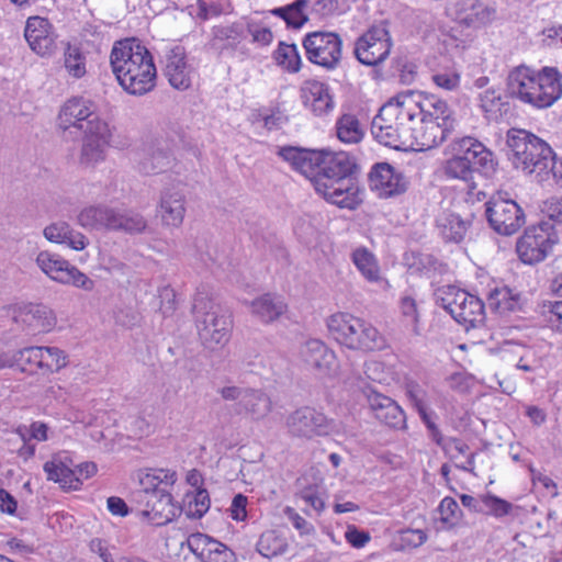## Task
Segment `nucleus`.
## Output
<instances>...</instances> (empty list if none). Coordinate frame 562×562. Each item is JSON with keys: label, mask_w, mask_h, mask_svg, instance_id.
<instances>
[{"label": "nucleus", "mask_w": 562, "mask_h": 562, "mask_svg": "<svg viewBox=\"0 0 562 562\" xmlns=\"http://www.w3.org/2000/svg\"><path fill=\"white\" fill-rule=\"evenodd\" d=\"M210 496L205 488H198L192 501H189L188 516L201 518L210 508Z\"/></svg>", "instance_id": "53"}, {"label": "nucleus", "mask_w": 562, "mask_h": 562, "mask_svg": "<svg viewBox=\"0 0 562 562\" xmlns=\"http://www.w3.org/2000/svg\"><path fill=\"white\" fill-rule=\"evenodd\" d=\"M507 157L513 167L526 175L536 173L543 181L553 157L551 146L533 133L512 127L506 133Z\"/></svg>", "instance_id": "5"}, {"label": "nucleus", "mask_w": 562, "mask_h": 562, "mask_svg": "<svg viewBox=\"0 0 562 562\" xmlns=\"http://www.w3.org/2000/svg\"><path fill=\"white\" fill-rule=\"evenodd\" d=\"M438 513L440 515V521L447 529L456 527L462 517V510L459 504L454 498L449 496L440 502Z\"/></svg>", "instance_id": "46"}, {"label": "nucleus", "mask_w": 562, "mask_h": 562, "mask_svg": "<svg viewBox=\"0 0 562 562\" xmlns=\"http://www.w3.org/2000/svg\"><path fill=\"white\" fill-rule=\"evenodd\" d=\"M233 411L237 415H247L254 419H261L271 411V401L262 391L246 387L241 403H235Z\"/></svg>", "instance_id": "24"}, {"label": "nucleus", "mask_w": 562, "mask_h": 562, "mask_svg": "<svg viewBox=\"0 0 562 562\" xmlns=\"http://www.w3.org/2000/svg\"><path fill=\"white\" fill-rule=\"evenodd\" d=\"M44 471L49 481L59 483L63 488L78 490L82 484L75 470H71L63 462L47 461L44 464Z\"/></svg>", "instance_id": "32"}, {"label": "nucleus", "mask_w": 562, "mask_h": 562, "mask_svg": "<svg viewBox=\"0 0 562 562\" xmlns=\"http://www.w3.org/2000/svg\"><path fill=\"white\" fill-rule=\"evenodd\" d=\"M485 215L491 228L504 236L517 233L526 223L525 212L520 205L501 192L485 203Z\"/></svg>", "instance_id": "12"}, {"label": "nucleus", "mask_w": 562, "mask_h": 562, "mask_svg": "<svg viewBox=\"0 0 562 562\" xmlns=\"http://www.w3.org/2000/svg\"><path fill=\"white\" fill-rule=\"evenodd\" d=\"M187 543L190 551L201 562H234L236 560L233 550L205 533H192Z\"/></svg>", "instance_id": "19"}, {"label": "nucleus", "mask_w": 562, "mask_h": 562, "mask_svg": "<svg viewBox=\"0 0 562 562\" xmlns=\"http://www.w3.org/2000/svg\"><path fill=\"white\" fill-rule=\"evenodd\" d=\"M302 95L304 104L308 105L316 115L327 114L334 106L328 86L321 81H305Z\"/></svg>", "instance_id": "25"}, {"label": "nucleus", "mask_w": 562, "mask_h": 562, "mask_svg": "<svg viewBox=\"0 0 562 562\" xmlns=\"http://www.w3.org/2000/svg\"><path fill=\"white\" fill-rule=\"evenodd\" d=\"M338 138L344 143L357 144L363 137L360 122L353 114L341 115L336 123Z\"/></svg>", "instance_id": "35"}, {"label": "nucleus", "mask_w": 562, "mask_h": 562, "mask_svg": "<svg viewBox=\"0 0 562 562\" xmlns=\"http://www.w3.org/2000/svg\"><path fill=\"white\" fill-rule=\"evenodd\" d=\"M559 243V232L550 221H541L528 227L517 240L516 251L520 260L533 265L544 260Z\"/></svg>", "instance_id": "10"}, {"label": "nucleus", "mask_w": 562, "mask_h": 562, "mask_svg": "<svg viewBox=\"0 0 562 562\" xmlns=\"http://www.w3.org/2000/svg\"><path fill=\"white\" fill-rule=\"evenodd\" d=\"M427 539L420 529H404L393 536L391 547L396 551L411 550L420 547Z\"/></svg>", "instance_id": "41"}, {"label": "nucleus", "mask_w": 562, "mask_h": 562, "mask_svg": "<svg viewBox=\"0 0 562 562\" xmlns=\"http://www.w3.org/2000/svg\"><path fill=\"white\" fill-rule=\"evenodd\" d=\"M166 76L170 85L178 90H186L191 86L190 68L182 48L176 47L171 50L167 59Z\"/></svg>", "instance_id": "28"}, {"label": "nucleus", "mask_w": 562, "mask_h": 562, "mask_svg": "<svg viewBox=\"0 0 562 562\" xmlns=\"http://www.w3.org/2000/svg\"><path fill=\"white\" fill-rule=\"evenodd\" d=\"M110 64L120 86L130 94L144 95L156 87L157 70L153 55L136 38L117 41Z\"/></svg>", "instance_id": "3"}, {"label": "nucleus", "mask_w": 562, "mask_h": 562, "mask_svg": "<svg viewBox=\"0 0 562 562\" xmlns=\"http://www.w3.org/2000/svg\"><path fill=\"white\" fill-rule=\"evenodd\" d=\"M35 261L37 267L56 282L71 284L85 291H92L94 288L92 279L57 254L41 251Z\"/></svg>", "instance_id": "14"}, {"label": "nucleus", "mask_w": 562, "mask_h": 562, "mask_svg": "<svg viewBox=\"0 0 562 562\" xmlns=\"http://www.w3.org/2000/svg\"><path fill=\"white\" fill-rule=\"evenodd\" d=\"M406 265L412 276L431 278L437 269V260L431 255L412 254L405 258Z\"/></svg>", "instance_id": "43"}, {"label": "nucleus", "mask_w": 562, "mask_h": 562, "mask_svg": "<svg viewBox=\"0 0 562 562\" xmlns=\"http://www.w3.org/2000/svg\"><path fill=\"white\" fill-rule=\"evenodd\" d=\"M501 104V93L495 89H486L480 94V106L485 113H495Z\"/></svg>", "instance_id": "58"}, {"label": "nucleus", "mask_w": 562, "mask_h": 562, "mask_svg": "<svg viewBox=\"0 0 562 562\" xmlns=\"http://www.w3.org/2000/svg\"><path fill=\"white\" fill-rule=\"evenodd\" d=\"M59 126L63 130L76 127L82 132L88 131L90 122L101 121L95 113V105L81 97H74L65 102L59 115Z\"/></svg>", "instance_id": "16"}, {"label": "nucleus", "mask_w": 562, "mask_h": 562, "mask_svg": "<svg viewBox=\"0 0 562 562\" xmlns=\"http://www.w3.org/2000/svg\"><path fill=\"white\" fill-rule=\"evenodd\" d=\"M251 311L263 323H270L277 319L285 311V304L280 300L265 294L251 303Z\"/></svg>", "instance_id": "33"}, {"label": "nucleus", "mask_w": 562, "mask_h": 562, "mask_svg": "<svg viewBox=\"0 0 562 562\" xmlns=\"http://www.w3.org/2000/svg\"><path fill=\"white\" fill-rule=\"evenodd\" d=\"M506 94L537 109L551 106L562 95L561 76L555 68L546 67L540 72L520 65L509 71Z\"/></svg>", "instance_id": "4"}, {"label": "nucleus", "mask_w": 562, "mask_h": 562, "mask_svg": "<svg viewBox=\"0 0 562 562\" xmlns=\"http://www.w3.org/2000/svg\"><path fill=\"white\" fill-rule=\"evenodd\" d=\"M49 21L41 16H30L26 21L24 37L31 49L40 56L50 55L55 47V37Z\"/></svg>", "instance_id": "20"}, {"label": "nucleus", "mask_w": 562, "mask_h": 562, "mask_svg": "<svg viewBox=\"0 0 562 562\" xmlns=\"http://www.w3.org/2000/svg\"><path fill=\"white\" fill-rule=\"evenodd\" d=\"M422 420L426 425L430 438L442 448L445 452L448 451V443L446 442V439L443 438L441 431L439 430L438 426L432 422L431 416L428 412V408L425 411H422L418 413Z\"/></svg>", "instance_id": "59"}, {"label": "nucleus", "mask_w": 562, "mask_h": 562, "mask_svg": "<svg viewBox=\"0 0 562 562\" xmlns=\"http://www.w3.org/2000/svg\"><path fill=\"white\" fill-rule=\"evenodd\" d=\"M470 222L464 221L458 214H449L439 223L442 237L447 241L460 243L469 228Z\"/></svg>", "instance_id": "36"}, {"label": "nucleus", "mask_w": 562, "mask_h": 562, "mask_svg": "<svg viewBox=\"0 0 562 562\" xmlns=\"http://www.w3.org/2000/svg\"><path fill=\"white\" fill-rule=\"evenodd\" d=\"M299 497L315 512L321 513L324 509V502L317 495L313 487H306L299 493Z\"/></svg>", "instance_id": "64"}, {"label": "nucleus", "mask_w": 562, "mask_h": 562, "mask_svg": "<svg viewBox=\"0 0 562 562\" xmlns=\"http://www.w3.org/2000/svg\"><path fill=\"white\" fill-rule=\"evenodd\" d=\"M406 395L419 413L427 409L426 391L415 381H408L405 385Z\"/></svg>", "instance_id": "56"}, {"label": "nucleus", "mask_w": 562, "mask_h": 562, "mask_svg": "<svg viewBox=\"0 0 562 562\" xmlns=\"http://www.w3.org/2000/svg\"><path fill=\"white\" fill-rule=\"evenodd\" d=\"M111 133L106 122L94 121L83 132L79 164L85 167H93L105 159Z\"/></svg>", "instance_id": "15"}, {"label": "nucleus", "mask_w": 562, "mask_h": 562, "mask_svg": "<svg viewBox=\"0 0 562 562\" xmlns=\"http://www.w3.org/2000/svg\"><path fill=\"white\" fill-rule=\"evenodd\" d=\"M405 425V413L395 401L389 397V428L402 429Z\"/></svg>", "instance_id": "60"}, {"label": "nucleus", "mask_w": 562, "mask_h": 562, "mask_svg": "<svg viewBox=\"0 0 562 562\" xmlns=\"http://www.w3.org/2000/svg\"><path fill=\"white\" fill-rule=\"evenodd\" d=\"M159 212L165 225L179 227L186 214V196L180 191H166L160 198Z\"/></svg>", "instance_id": "26"}, {"label": "nucleus", "mask_w": 562, "mask_h": 562, "mask_svg": "<svg viewBox=\"0 0 562 562\" xmlns=\"http://www.w3.org/2000/svg\"><path fill=\"white\" fill-rule=\"evenodd\" d=\"M286 548L288 542L285 538L278 535L274 530L263 532L257 542V551L268 559L284 553Z\"/></svg>", "instance_id": "38"}, {"label": "nucleus", "mask_w": 562, "mask_h": 562, "mask_svg": "<svg viewBox=\"0 0 562 562\" xmlns=\"http://www.w3.org/2000/svg\"><path fill=\"white\" fill-rule=\"evenodd\" d=\"M413 90L397 93L389 98V108H414L418 110L419 126L416 134L401 145H394L397 150L412 155L425 151L443 143L454 131L458 120L456 111L445 101L434 94H418Z\"/></svg>", "instance_id": "2"}, {"label": "nucleus", "mask_w": 562, "mask_h": 562, "mask_svg": "<svg viewBox=\"0 0 562 562\" xmlns=\"http://www.w3.org/2000/svg\"><path fill=\"white\" fill-rule=\"evenodd\" d=\"M385 23L380 27H372L356 42L355 55L357 59L367 66H378L386 58Z\"/></svg>", "instance_id": "18"}, {"label": "nucleus", "mask_w": 562, "mask_h": 562, "mask_svg": "<svg viewBox=\"0 0 562 562\" xmlns=\"http://www.w3.org/2000/svg\"><path fill=\"white\" fill-rule=\"evenodd\" d=\"M443 170L448 178L470 181L476 169L474 165H469L468 161L465 162L461 157H451L446 161Z\"/></svg>", "instance_id": "48"}, {"label": "nucleus", "mask_w": 562, "mask_h": 562, "mask_svg": "<svg viewBox=\"0 0 562 562\" xmlns=\"http://www.w3.org/2000/svg\"><path fill=\"white\" fill-rule=\"evenodd\" d=\"M543 308L549 314L551 325L562 333V301H548Z\"/></svg>", "instance_id": "61"}, {"label": "nucleus", "mask_w": 562, "mask_h": 562, "mask_svg": "<svg viewBox=\"0 0 562 562\" xmlns=\"http://www.w3.org/2000/svg\"><path fill=\"white\" fill-rule=\"evenodd\" d=\"M176 481V472L164 469H149L139 476L140 490L136 492L137 498L157 491H168L167 486Z\"/></svg>", "instance_id": "30"}, {"label": "nucleus", "mask_w": 562, "mask_h": 562, "mask_svg": "<svg viewBox=\"0 0 562 562\" xmlns=\"http://www.w3.org/2000/svg\"><path fill=\"white\" fill-rule=\"evenodd\" d=\"M78 223L82 227H104L130 234L143 233L147 227V221L139 213L119 212L106 206H90L82 210L78 215Z\"/></svg>", "instance_id": "9"}, {"label": "nucleus", "mask_w": 562, "mask_h": 562, "mask_svg": "<svg viewBox=\"0 0 562 562\" xmlns=\"http://www.w3.org/2000/svg\"><path fill=\"white\" fill-rule=\"evenodd\" d=\"M43 234L47 240L57 244H67L75 250H82L87 246L86 236L75 232L66 222L52 223L44 228Z\"/></svg>", "instance_id": "29"}, {"label": "nucleus", "mask_w": 562, "mask_h": 562, "mask_svg": "<svg viewBox=\"0 0 562 562\" xmlns=\"http://www.w3.org/2000/svg\"><path fill=\"white\" fill-rule=\"evenodd\" d=\"M462 160L469 165H474L475 169H482L485 172L495 170V162L493 160V154L482 143L477 142L471 146L468 151L461 155Z\"/></svg>", "instance_id": "37"}, {"label": "nucleus", "mask_w": 562, "mask_h": 562, "mask_svg": "<svg viewBox=\"0 0 562 562\" xmlns=\"http://www.w3.org/2000/svg\"><path fill=\"white\" fill-rule=\"evenodd\" d=\"M22 322L33 330L48 333L57 324L54 311L41 303H30L21 310Z\"/></svg>", "instance_id": "27"}, {"label": "nucleus", "mask_w": 562, "mask_h": 562, "mask_svg": "<svg viewBox=\"0 0 562 562\" xmlns=\"http://www.w3.org/2000/svg\"><path fill=\"white\" fill-rule=\"evenodd\" d=\"M364 394L367 396L370 408L375 412L376 418L383 423L386 419V414L383 413L385 407V395L382 391L371 385L364 389Z\"/></svg>", "instance_id": "55"}, {"label": "nucleus", "mask_w": 562, "mask_h": 562, "mask_svg": "<svg viewBox=\"0 0 562 562\" xmlns=\"http://www.w3.org/2000/svg\"><path fill=\"white\" fill-rule=\"evenodd\" d=\"M431 80L438 88L447 91H453L458 89L460 85V75L453 70H447L434 74Z\"/></svg>", "instance_id": "57"}, {"label": "nucleus", "mask_w": 562, "mask_h": 562, "mask_svg": "<svg viewBox=\"0 0 562 562\" xmlns=\"http://www.w3.org/2000/svg\"><path fill=\"white\" fill-rule=\"evenodd\" d=\"M488 304L501 314L520 310V295L508 288L495 289L490 293Z\"/></svg>", "instance_id": "34"}, {"label": "nucleus", "mask_w": 562, "mask_h": 562, "mask_svg": "<svg viewBox=\"0 0 562 562\" xmlns=\"http://www.w3.org/2000/svg\"><path fill=\"white\" fill-rule=\"evenodd\" d=\"M436 303L467 329L482 325L485 321L484 303L475 295L449 285L436 292Z\"/></svg>", "instance_id": "8"}, {"label": "nucleus", "mask_w": 562, "mask_h": 562, "mask_svg": "<svg viewBox=\"0 0 562 562\" xmlns=\"http://www.w3.org/2000/svg\"><path fill=\"white\" fill-rule=\"evenodd\" d=\"M352 261L366 279L378 281L379 267L373 254L367 248H357L352 252Z\"/></svg>", "instance_id": "40"}, {"label": "nucleus", "mask_w": 562, "mask_h": 562, "mask_svg": "<svg viewBox=\"0 0 562 562\" xmlns=\"http://www.w3.org/2000/svg\"><path fill=\"white\" fill-rule=\"evenodd\" d=\"M42 373L57 372L67 366V355L57 347H38Z\"/></svg>", "instance_id": "42"}, {"label": "nucleus", "mask_w": 562, "mask_h": 562, "mask_svg": "<svg viewBox=\"0 0 562 562\" xmlns=\"http://www.w3.org/2000/svg\"><path fill=\"white\" fill-rule=\"evenodd\" d=\"M400 311L405 327H409L414 336L420 335L419 314L416 301L411 296H403L400 301Z\"/></svg>", "instance_id": "47"}, {"label": "nucleus", "mask_w": 562, "mask_h": 562, "mask_svg": "<svg viewBox=\"0 0 562 562\" xmlns=\"http://www.w3.org/2000/svg\"><path fill=\"white\" fill-rule=\"evenodd\" d=\"M392 78L402 85H411L417 76V66L407 59L400 58L393 63Z\"/></svg>", "instance_id": "51"}, {"label": "nucleus", "mask_w": 562, "mask_h": 562, "mask_svg": "<svg viewBox=\"0 0 562 562\" xmlns=\"http://www.w3.org/2000/svg\"><path fill=\"white\" fill-rule=\"evenodd\" d=\"M192 314L199 338L205 348L215 349L229 340L232 318L204 289L199 288L194 295Z\"/></svg>", "instance_id": "6"}, {"label": "nucleus", "mask_w": 562, "mask_h": 562, "mask_svg": "<svg viewBox=\"0 0 562 562\" xmlns=\"http://www.w3.org/2000/svg\"><path fill=\"white\" fill-rule=\"evenodd\" d=\"M457 13L463 24L476 27L490 21L492 11L480 0H460Z\"/></svg>", "instance_id": "31"}, {"label": "nucleus", "mask_w": 562, "mask_h": 562, "mask_svg": "<svg viewBox=\"0 0 562 562\" xmlns=\"http://www.w3.org/2000/svg\"><path fill=\"white\" fill-rule=\"evenodd\" d=\"M364 373L372 382L381 385L386 380L385 364L382 361L370 360L366 362Z\"/></svg>", "instance_id": "62"}, {"label": "nucleus", "mask_w": 562, "mask_h": 562, "mask_svg": "<svg viewBox=\"0 0 562 562\" xmlns=\"http://www.w3.org/2000/svg\"><path fill=\"white\" fill-rule=\"evenodd\" d=\"M137 502L144 505L142 515L153 526H165L170 522L178 513L169 491H157L151 494L143 495Z\"/></svg>", "instance_id": "17"}, {"label": "nucleus", "mask_w": 562, "mask_h": 562, "mask_svg": "<svg viewBox=\"0 0 562 562\" xmlns=\"http://www.w3.org/2000/svg\"><path fill=\"white\" fill-rule=\"evenodd\" d=\"M284 425L286 434L291 438L303 440L330 436L336 427L334 419L311 406H302L291 412L286 416Z\"/></svg>", "instance_id": "11"}, {"label": "nucleus", "mask_w": 562, "mask_h": 562, "mask_svg": "<svg viewBox=\"0 0 562 562\" xmlns=\"http://www.w3.org/2000/svg\"><path fill=\"white\" fill-rule=\"evenodd\" d=\"M389 116H394V123L389 125V148L398 151L394 145H401L416 134L418 110L414 108H389Z\"/></svg>", "instance_id": "21"}, {"label": "nucleus", "mask_w": 562, "mask_h": 562, "mask_svg": "<svg viewBox=\"0 0 562 562\" xmlns=\"http://www.w3.org/2000/svg\"><path fill=\"white\" fill-rule=\"evenodd\" d=\"M279 156L308 178L326 201L347 209L358 205V165L348 153L285 146L279 150Z\"/></svg>", "instance_id": "1"}, {"label": "nucleus", "mask_w": 562, "mask_h": 562, "mask_svg": "<svg viewBox=\"0 0 562 562\" xmlns=\"http://www.w3.org/2000/svg\"><path fill=\"white\" fill-rule=\"evenodd\" d=\"M307 0H295L294 2L289 4L291 9L288 11V20H285V24L288 27L301 29L308 21V16L304 12V9L307 7Z\"/></svg>", "instance_id": "52"}, {"label": "nucleus", "mask_w": 562, "mask_h": 562, "mask_svg": "<svg viewBox=\"0 0 562 562\" xmlns=\"http://www.w3.org/2000/svg\"><path fill=\"white\" fill-rule=\"evenodd\" d=\"M327 327L334 339L349 349L368 352L380 347L376 328L349 313L331 315Z\"/></svg>", "instance_id": "7"}, {"label": "nucleus", "mask_w": 562, "mask_h": 562, "mask_svg": "<svg viewBox=\"0 0 562 562\" xmlns=\"http://www.w3.org/2000/svg\"><path fill=\"white\" fill-rule=\"evenodd\" d=\"M64 57L65 68L70 76L79 79L86 75V57L79 47L68 44Z\"/></svg>", "instance_id": "45"}, {"label": "nucleus", "mask_w": 562, "mask_h": 562, "mask_svg": "<svg viewBox=\"0 0 562 562\" xmlns=\"http://www.w3.org/2000/svg\"><path fill=\"white\" fill-rule=\"evenodd\" d=\"M345 537L353 548L358 549L364 547L370 540L369 533L359 530L356 526H348Z\"/></svg>", "instance_id": "63"}, {"label": "nucleus", "mask_w": 562, "mask_h": 562, "mask_svg": "<svg viewBox=\"0 0 562 562\" xmlns=\"http://www.w3.org/2000/svg\"><path fill=\"white\" fill-rule=\"evenodd\" d=\"M386 171V161L376 162L368 175L369 187L376 191L379 196H386V182L383 172Z\"/></svg>", "instance_id": "54"}, {"label": "nucleus", "mask_w": 562, "mask_h": 562, "mask_svg": "<svg viewBox=\"0 0 562 562\" xmlns=\"http://www.w3.org/2000/svg\"><path fill=\"white\" fill-rule=\"evenodd\" d=\"M276 63L289 72H297L301 69L302 60L295 44L280 42L273 53Z\"/></svg>", "instance_id": "39"}, {"label": "nucleus", "mask_w": 562, "mask_h": 562, "mask_svg": "<svg viewBox=\"0 0 562 562\" xmlns=\"http://www.w3.org/2000/svg\"><path fill=\"white\" fill-rule=\"evenodd\" d=\"M389 199L405 194L411 188V179L394 166L389 164Z\"/></svg>", "instance_id": "50"}, {"label": "nucleus", "mask_w": 562, "mask_h": 562, "mask_svg": "<svg viewBox=\"0 0 562 562\" xmlns=\"http://www.w3.org/2000/svg\"><path fill=\"white\" fill-rule=\"evenodd\" d=\"M303 362L321 374H329L336 369V355L319 339L307 340L300 349Z\"/></svg>", "instance_id": "22"}, {"label": "nucleus", "mask_w": 562, "mask_h": 562, "mask_svg": "<svg viewBox=\"0 0 562 562\" xmlns=\"http://www.w3.org/2000/svg\"><path fill=\"white\" fill-rule=\"evenodd\" d=\"M482 504L484 508L483 513L496 518L509 515L514 508L512 503L490 493L482 495Z\"/></svg>", "instance_id": "49"}, {"label": "nucleus", "mask_w": 562, "mask_h": 562, "mask_svg": "<svg viewBox=\"0 0 562 562\" xmlns=\"http://www.w3.org/2000/svg\"><path fill=\"white\" fill-rule=\"evenodd\" d=\"M341 45L340 36L333 32H312L303 40L307 59L327 70L338 66L341 59Z\"/></svg>", "instance_id": "13"}, {"label": "nucleus", "mask_w": 562, "mask_h": 562, "mask_svg": "<svg viewBox=\"0 0 562 562\" xmlns=\"http://www.w3.org/2000/svg\"><path fill=\"white\" fill-rule=\"evenodd\" d=\"M16 368L21 372L34 374L41 371V350L38 347H26L15 351Z\"/></svg>", "instance_id": "44"}, {"label": "nucleus", "mask_w": 562, "mask_h": 562, "mask_svg": "<svg viewBox=\"0 0 562 562\" xmlns=\"http://www.w3.org/2000/svg\"><path fill=\"white\" fill-rule=\"evenodd\" d=\"M172 146L164 139L156 138L139 161L144 175H156L167 170L173 160Z\"/></svg>", "instance_id": "23"}]
</instances>
